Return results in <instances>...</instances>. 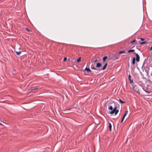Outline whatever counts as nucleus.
Masks as SVG:
<instances>
[{
  "label": "nucleus",
  "instance_id": "nucleus-16",
  "mask_svg": "<svg viewBox=\"0 0 152 152\" xmlns=\"http://www.w3.org/2000/svg\"><path fill=\"white\" fill-rule=\"evenodd\" d=\"M21 53V51L16 52V54L18 55H19Z\"/></svg>",
  "mask_w": 152,
  "mask_h": 152
},
{
  "label": "nucleus",
  "instance_id": "nucleus-8",
  "mask_svg": "<svg viewBox=\"0 0 152 152\" xmlns=\"http://www.w3.org/2000/svg\"><path fill=\"white\" fill-rule=\"evenodd\" d=\"M135 57H134L133 58L132 60V64H135Z\"/></svg>",
  "mask_w": 152,
  "mask_h": 152
},
{
  "label": "nucleus",
  "instance_id": "nucleus-26",
  "mask_svg": "<svg viewBox=\"0 0 152 152\" xmlns=\"http://www.w3.org/2000/svg\"><path fill=\"white\" fill-rule=\"evenodd\" d=\"M124 118H122V119H121V123H122L123 121H124Z\"/></svg>",
  "mask_w": 152,
  "mask_h": 152
},
{
  "label": "nucleus",
  "instance_id": "nucleus-1",
  "mask_svg": "<svg viewBox=\"0 0 152 152\" xmlns=\"http://www.w3.org/2000/svg\"><path fill=\"white\" fill-rule=\"evenodd\" d=\"M136 56V60L137 62H139L140 61V56L139 55L136 53H134Z\"/></svg>",
  "mask_w": 152,
  "mask_h": 152
},
{
  "label": "nucleus",
  "instance_id": "nucleus-4",
  "mask_svg": "<svg viewBox=\"0 0 152 152\" xmlns=\"http://www.w3.org/2000/svg\"><path fill=\"white\" fill-rule=\"evenodd\" d=\"M129 80L130 83H132L133 82V80L132 79H131V76L130 75H129Z\"/></svg>",
  "mask_w": 152,
  "mask_h": 152
},
{
  "label": "nucleus",
  "instance_id": "nucleus-22",
  "mask_svg": "<svg viewBox=\"0 0 152 152\" xmlns=\"http://www.w3.org/2000/svg\"><path fill=\"white\" fill-rule=\"evenodd\" d=\"M67 60V58L66 57H64V61H65L66 60Z\"/></svg>",
  "mask_w": 152,
  "mask_h": 152
},
{
  "label": "nucleus",
  "instance_id": "nucleus-13",
  "mask_svg": "<svg viewBox=\"0 0 152 152\" xmlns=\"http://www.w3.org/2000/svg\"><path fill=\"white\" fill-rule=\"evenodd\" d=\"M107 58V56H105L103 58V61H105V60Z\"/></svg>",
  "mask_w": 152,
  "mask_h": 152
},
{
  "label": "nucleus",
  "instance_id": "nucleus-21",
  "mask_svg": "<svg viewBox=\"0 0 152 152\" xmlns=\"http://www.w3.org/2000/svg\"><path fill=\"white\" fill-rule=\"evenodd\" d=\"M136 41V40L134 39L131 42V44H132L133 43H134Z\"/></svg>",
  "mask_w": 152,
  "mask_h": 152
},
{
  "label": "nucleus",
  "instance_id": "nucleus-20",
  "mask_svg": "<svg viewBox=\"0 0 152 152\" xmlns=\"http://www.w3.org/2000/svg\"><path fill=\"white\" fill-rule=\"evenodd\" d=\"M119 101L122 104H123L125 103V102H124L123 101L121 100L120 99H119Z\"/></svg>",
  "mask_w": 152,
  "mask_h": 152
},
{
  "label": "nucleus",
  "instance_id": "nucleus-15",
  "mask_svg": "<svg viewBox=\"0 0 152 152\" xmlns=\"http://www.w3.org/2000/svg\"><path fill=\"white\" fill-rule=\"evenodd\" d=\"M118 111L119 110H118L115 111V112H114L115 115H116L118 113Z\"/></svg>",
  "mask_w": 152,
  "mask_h": 152
},
{
  "label": "nucleus",
  "instance_id": "nucleus-6",
  "mask_svg": "<svg viewBox=\"0 0 152 152\" xmlns=\"http://www.w3.org/2000/svg\"><path fill=\"white\" fill-rule=\"evenodd\" d=\"M107 63H106L105 65H104V66L103 67L102 70H104L105 69L106 67H107Z\"/></svg>",
  "mask_w": 152,
  "mask_h": 152
},
{
  "label": "nucleus",
  "instance_id": "nucleus-30",
  "mask_svg": "<svg viewBox=\"0 0 152 152\" xmlns=\"http://www.w3.org/2000/svg\"><path fill=\"white\" fill-rule=\"evenodd\" d=\"M126 115H125V114H124V116H125V117Z\"/></svg>",
  "mask_w": 152,
  "mask_h": 152
},
{
  "label": "nucleus",
  "instance_id": "nucleus-18",
  "mask_svg": "<svg viewBox=\"0 0 152 152\" xmlns=\"http://www.w3.org/2000/svg\"><path fill=\"white\" fill-rule=\"evenodd\" d=\"M146 43H147L146 42H140V45H142V44H146Z\"/></svg>",
  "mask_w": 152,
  "mask_h": 152
},
{
  "label": "nucleus",
  "instance_id": "nucleus-23",
  "mask_svg": "<svg viewBox=\"0 0 152 152\" xmlns=\"http://www.w3.org/2000/svg\"><path fill=\"white\" fill-rule=\"evenodd\" d=\"M140 39L141 41H143L145 40V39L141 38H140Z\"/></svg>",
  "mask_w": 152,
  "mask_h": 152
},
{
  "label": "nucleus",
  "instance_id": "nucleus-33",
  "mask_svg": "<svg viewBox=\"0 0 152 152\" xmlns=\"http://www.w3.org/2000/svg\"><path fill=\"white\" fill-rule=\"evenodd\" d=\"M118 58V57H117L116 58Z\"/></svg>",
  "mask_w": 152,
  "mask_h": 152
},
{
  "label": "nucleus",
  "instance_id": "nucleus-32",
  "mask_svg": "<svg viewBox=\"0 0 152 152\" xmlns=\"http://www.w3.org/2000/svg\"><path fill=\"white\" fill-rule=\"evenodd\" d=\"M0 124H2L1 123H0Z\"/></svg>",
  "mask_w": 152,
  "mask_h": 152
},
{
  "label": "nucleus",
  "instance_id": "nucleus-29",
  "mask_svg": "<svg viewBox=\"0 0 152 152\" xmlns=\"http://www.w3.org/2000/svg\"><path fill=\"white\" fill-rule=\"evenodd\" d=\"M125 116H123V117H122V118H125Z\"/></svg>",
  "mask_w": 152,
  "mask_h": 152
},
{
  "label": "nucleus",
  "instance_id": "nucleus-9",
  "mask_svg": "<svg viewBox=\"0 0 152 152\" xmlns=\"http://www.w3.org/2000/svg\"><path fill=\"white\" fill-rule=\"evenodd\" d=\"M143 90L146 92L147 94H149L151 92V91L150 90H144L143 88Z\"/></svg>",
  "mask_w": 152,
  "mask_h": 152
},
{
  "label": "nucleus",
  "instance_id": "nucleus-10",
  "mask_svg": "<svg viewBox=\"0 0 152 152\" xmlns=\"http://www.w3.org/2000/svg\"><path fill=\"white\" fill-rule=\"evenodd\" d=\"M109 128L110 130V131H111V128H112V125L110 123H109Z\"/></svg>",
  "mask_w": 152,
  "mask_h": 152
},
{
  "label": "nucleus",
  "instance_id": "nucleus-31",
  "mask_svg": "<svg viewBox=\"0 0 152 152\" xmlns=\"http://www.w3.org/2000/svg\"><path fill=\"white\" fill-rule=\"evenodd\" d=\"M27 30L28 31H29V30H28V29H27Z\"/></svg>",
  "mask_w": 152,
  "mask_h": 152
},
{
  "label": "nucleus",
  "instance_id": "nucleus-25",
  "mask_svg": "<svg viewBox=\"0 0 152 152\" xmlns=\"http://www.w3.org/2000/svg\"><path fill=\"white\" fill-rule=\"evenodd\" d=\"M70 109H67V110H65V112H67V111H68L70 110Z\"/></svg>",
  "mask_w": 152,
  "mask_h": 152
},
{
  "label": "nucleus",
  "instance_id": "nucleus-27",
  "mask_svg": "<svg viewBox=\"0 0 152 152\" xmlns=\"http://www.w3.org/2000/svg\"><path fill=\"white\" fill-rule=\"evenodd\" d=\"M97 59H96L93 62H94V63H95L96 62H97Z\"/></svg>",
  "mask_w": 152,
  "mask_h": 152
},
{
  "label": "nucleus",
  "instance_id": "nucleus-17",
  "mask_svg": "<svg viewBox=\"0 0 152 152\" xmlns=\"http://www.w3.org/2000/svg\"><path fill=\"white\" fill-rule=\"evenodd\" d=\"M125 52V51L124 50H122L120 51L119 53V54L122 53H124Z\"/></svg>",
  "mask_w": 152,
  "mask_h": 152
},
{
  "label": "nucleus",
  "instance_id": "nucleus-19",
  "mask_svg": "<svg viewBox=\"0 0 152 152\" xmlns=\"http://www.w3.org/2000/svg\"><path fill=\"white\" fill-rule=\"evenodd\" d=\"M38 89V88L37 87H36L35 88H32L31 89V90H35L36 89Z\"/></svg>",
  "mask_w": 152,
  "mask_h": 152
},
{
  "label": "nucleus",
  "instance_id": "nucleus-11",
  "mask_svg": "<svg viewBox=\"0 0 152 152\" xmlns=\"http://www.w3.org/2000/svg\"><path fill=\"white\" fill-rule=\"evenodd\" d=\"M135 51L134 50H130L128 51V53L132 52H134Z\"/></svg>",
  "mask_w": 152,
  "mask_h": 152
},
{
  "label": "nucleus",
  "instance_id": "nucleus-2",
  "mask_svg": "<svg viewBox=\"0 0 152 152\" xmlns=\"http://www.w3.org/2000/svg\"><path fill=\"white\" fill-rule=\"evenodd\" d=\"M116 108V107H115L113 109V110L110 112V113L112 114H114V112H115V111L117 110Z\"/></svg>",
  "mask_w": 152,
  "mask_h": 152
},
{
  "label": "nucleus",
  "instance_id": "nucleus-28",
  "mask_svg": "<svg viewBox=\"0 0 152 152\" xmlns=\"http://www.w3.org/2000/svg\"><path fill=\"white\" fill-rule=\"evenodd\" d=\"M152 50V46H151L150 48V50Z\"/></svg>",
  "mask_w": 152,
  "mask_h": 152
},
{
  "label": "nucleus",
  "instance_id": "nucleus-3",
  "mask_svg": "<svg viewBox=\"0 0 152 152\" xmlns=\"http://www.w3.org/2000/svg\"><path fill=\"white\" fill-rule=\"evenodd\" d=\"M84 70L86 71L88 73L90 72H91V70L89 68L87 67Z\"/></svg>",
  "mask_w": 152,
  "mask_h": 152
},
{
  "label": "nucleus",
  "instance_id": "nucleus-24",
  "mask_svg": "<svg viewBox=\"0 0 152 152\" xmlns=\"http://www.w3.org/2000/svg\"><path fill=\"white\" fill-rule=\"evenodd\" d=\"M128 111H126L125 113L124 114H125V115H127L128 114Z\"/></svg>",
  "mask_w": 152,
  "mask_h": 152
},
{
  "label": "nucleus",
  "instance_id": "nucleus-14",
  "mask_svg": "<svg viewBox=\"0 0 152 152\" xmlns=\"http://www.w3.org/2000/svg\"><path fill=\"white\" fill-rule=\"evenodd\" d=\"M108 109L112 111L113 110V108L112 106H110L108 108Z\"/></svg>",
  "mask_w": 152,
  "mask_h": 152
},
{
  "label": "nucleus",
  "instance_id": "nucleus-7",
  "mask_svg": "<svg viewBox=\"0 0 152 152\" xmlns=\"http://www.w3.org/2000/svg\"><path fill=\"white\" fill-rule=\"evenodd\" d=\"M91 69H94L96 70H98V69H96L95 67H94V66L92 65L91 67Z\"/></svg>",
  "mask_w": 152,
  "mask_h": 152
},
{
  "label": "nucleus",
  "instance_id": "nucleus-12",
  "mask_svg": "<svg viewBox=\"0 0 152 152\" xmlns=\"http://www.w3.org/2000/svg\"><path fill=\"white\" fill-rule=\"evenodd\" d=\"M81 57H80L78 59H77V60L76 61L77 62H78L81 61Z\"/></svg>",
  "mask_w": 152,
  "mask_h": 152
},
{
  "label": "nucleus",
  "instance_id": "nucleus-5",
  "mask_svg": "<svg viewBox=\"0 0 152 152\" xmlns=\"http://www.w3.org/2000/svg\"><path fill=\"white\" fill-rule=\"evenodd\" d=\"M102 66V64L101 63H98L96 64V67L99 68Z\"/></svg>",
  "mask_w": 152,
  "mask_h": 152
}]
</instances>
